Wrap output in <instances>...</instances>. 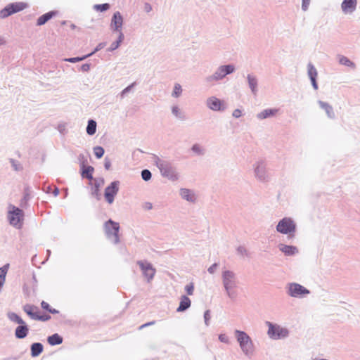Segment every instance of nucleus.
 I'll use <instances>...</instances> for the list:
<instances>
[{
    "label": "nucleus",
    "instance_id": "f257e3e1",
    "mask_svg": "<svg viewBox=\"0 0 360 360\" xmlns=\"http://www.w3.org/2000/svg\"><path fill=\"white\" fill-rule=\"evenodd\" d=\"M8 218L10 224L17 229H21L24 221L23 211L14 205L9 206Z\"/></svg>",
    "mask_w": 360,
    "mask_h": 360
},
{
    "label": "nucleus",
    "instance_id": "f03ea898",
    "mask_svg": "<svg viewBox=\"0 0 360 360\" xmlns=\"http://www.w3.org/2000/svg\"><path fill=\"white\" fill-rule=\"evenodd\" d=\"M104 230L108 238H112L115 243H119L120 238L118 232L120 230V225L118 223L109 219L104 224Z\"/></svg>",
    "mask_w": 360,
    "mask_h": 360
},
{
    "label": "nucleus",
    "instance_id": "7ed1b4c3",
    "mask_svg": "<svg viewBox=\"0 0 360 360\" xmlns=\"http://www.w3.org/2000/svg\"><path fill=\"white\" fill-rule=\"evenodd\" d=\"M236 334L237 340L239 342L242 350L245 354L251 352L252 349V343L250 337L243 331L236 330Z\"/></svg>",
    "mask_w": 360,
    "mask_h": 360
},
{
    "label": "nucleus",
    "instance_id": "20e7f679",
    "mask_svg": "<svg viewBox=\"0 0 360 360\" xmlns=\"http://www.w3.org/2000/svg\"><path fill=\"white\" fill-rule=\"evenodd\" d=\"M267 325L269 326L268 335L270 338L279 339L288 336V331L287 329L279 326L274 325L270 322H267Z\"/></svg>",
    "mask_w": 360,
    "mask_h": 360
},
{
    "label": "nucleus",
    "instance_id": "39448f33",
    "mask_svg": "<svg viewBox=\"0 0 360 360\" xmlns=\"http://www.w3.org/2000/svg\"><path fill=\"white\" fill-rule=\"evenodd\" d=\"M276 229L281 233H290L295 231V224L291 219L283 218L278 222Z\"/></svg>",
    "mask_w": 360,
    "mask_h": 360
},
{
    "label": "nucleus",
    "instance_id": "423d86ee",
    "mask_svg": "<svg viewBox=\"0 0 360 360\" xmlns=\"http://www.w3.org/2000/svg\"><path fill=\"white\" fill-rule=\"evenodd\" d=\"M119 191V182L113 181L105 189V198L106 201L109 204H112L114 201L115 196L117 194Z\"/></svg>",
    "mask_w": 360,
    "mask_h": 360
},
{
    "label": "nucleus",
    "instance_id": "0eeeda50",
    "mask_svg": "<svg viewBox=\"0 0 360 360\" xmlns=\"http://www.w3.org/2000/svg\"><path fill=\"white\" fill-rule=\"evenodd\" d=\"M137 264L139 265L148 281H151L155 274V269L153 267L152 264L143 261H139Z\"/></svg>",
    "mask_w": 360,
    "mask_h": 360
},
{
    "label": "nucleus",
    "instance_id": "6e6552de",
    "mask_svg": "<svg viewBox=\"0 0 360 360\" xmlns=\"http://www.w3.org/2000/svg\"><path fill=\"white\" fill-rule=\"evenodd\" d=\"M309 293V291L300 284L291 283L289 285V295L292 297H301Z\"/></svg>",
    "mask_w": 360,
    "mask_h": 360
},
{
    "label": "nucleus",
    "instance_id": "1a4fd4ad",
    "mask_svg": "<svg viewBox=\"0 0 360 360\" xmlns=\"http://www.w3.org/2000/svg\"><path fill=\"white\" fill-rule=\"evenodd\" d=\"M223 283L229 295L231 296L229 290L234 287V274L229 271H224L223 274Z\"/></svg>",
    "mask_w": 360,
    "mask_h": 360
},
{
    "label": "nucleus",
    "instance_id": "9d476101",
    "mask_svg": "<svg viewBox=\"0 0 360 360\" xmlns=\"http://www.w3.org/2000/svg\"><path fill=\"white\" fill-rule=\"evenodd\" d=\"M234 71V67L231 65L221 66L213 75L214 79H219L224 77L226 75Z\"/></svg>",
    "mask_w": 360,
    "mask_h": 360
},
{
    "label": "nucleus",
    "instance_id": "9b49d317",
    "mask_svg": "<svg viewBox=\"0 0 360 360\" xmlns=\"http://www.w3.org/2000/svg\"><path fill=\"white\" fill-rule=\"evenodd\" d=\"M356 0H344L341 8L345 13H351L356 9Z\"/></svg>",
    "mask_w": 360,
    "mask_h": 360
},
{
    "label": "nucleus",
    "instance_id": "f8f14e48",
    "mask_svg": "<svg viewBox=\"0 0 360 360\" xmlns=\"http://www.w3.org/2000/svg\"><path fill=\"white\" fill-rule=\"evenodd\" d=\"M24 311L32 319L37 320L39 311L36 306L31 304H26L23 307Z\"/></svg>",
    "mask_w": 360,
    "mask_h": 360
},
{
    "label": "nucleus",
    "instance_id": "ddd939ff",
    "mask_svg": "<svg viewBox=\"0 0 360 360\" xmlns=\"http://www.w3.org/2000/svg\"><path fill=\"white\" fill-rule=\"evenodd\" d=\"M123 22L122 16L120 12H115L112 16L111 21V27L115 30H118L122 27Z\"/></svg>",
    "mask_w": 360,
    "mask_h": 360
},
{
    "label": "nucleus",
    "instance_id": "4468645a",
    "mask_svg": "<svg viewBox=\"0 0 360 360\" xmlns=\"http://www.w3.org/2000/svg\"><path fill=\"white\" fill-rule=\"evenodd\" d=\"M207 103L208 107L213 110H220L223 105V102L216 97L210 98Z\"/></svg>",
    "mask_w": 360,
    "mask_h": 360
},
{
    "label": "nucleus",
    "instance_id": "2eb2a0df",
    "mask_svg": "<svg viewBox=\"0 0 360 360\" xmlns=\"http://www.w3.org/2000/svg\"><path fill=\"white\" fill-rule=\"evenodd\" d=\"M29 329L26 324H22L19 326H18L15 331V335L16 338L19 339L24 338L27 336L28 333Z\"/></svg>",
    "mask_w": 360,
    "mask_h": 360
},
{
    "label": "nucleus",
    "instance_id": "dca6fc26",
    "mask_svg": "<svg viewBox=\"0 0 360 360\" xmlns=\"http://www.w3.org/2000/svg\"><path fill=\"white\" fill-rule=\"evenodd\" d=\"M279 110L274 109H265L257 115V117L260 120L266 119L269 117L274 116L278 112Z\"/></svg>",
    "mask_w": 360,
    "mask_h": 360
},
{
    "label": "nucleus",
    "instance_id": "f3484780",
    "mask_svg": "<svg viewBox=\"0 0 360 360\" xmlns=\"http://www.w3.org/2000/svg\"><path fill=\"white\" fill-rule=\"evenodd\" d=\"M191 306V300L184 295L181 298L180 304L179 307L177 308V311H184L187 309Z\"/></svg>",
    "mask_w": 360,
    "mask_h": 360
},
{
    "label": "nucleus",
    "instance_id": "a211bd4d",
    "mask_svg": "<svg viewBox=\"0 0 360 360\" xmlns=\"http://www.w3.org/2000/svg\"><path fill=\"white\" fill-rule=\"evenodd\" d=\"M94 171V169L91 166H84L82 165V176L84 178H86L89 180H91L93 179V172Z\"/></svg>",
    "mask_w": 360,
    "mask_h": 360
},
{
    "label": "nucleus",
    "instance_id": "6ab92c4d",
    "mask_svg": "<svg viewBox=\"0 0 360 360\" xmlns=\"http://www.w3.org/2000/svg\"><path fill=\"white\" fill-rule=\"evenodd\" d=\"M56 14L55 11L48 12L41 16H40L37 20V25H42L45 24L49 20H50L53 16Z\"/></svg>",
    "mask_w": 360,
    "mask_h": 360
},
{
    "label": "nucleus",
    "instance_id": "aec40b11",
    "mask_svg": "<svg viewBox=\"0 0 360 360\" xmlns=\"http://www.w3.org/2000/svg\"><path fill=\"white\" fill-rule=\"evenodd\" d=\"M308 74H309V76L311 79V81L312 82V84L314 86V87L315 89H317V84H316V77L317 76V72H316V68L311 65H309L308 66Z\"/></svg>",
    "mask_w": 360,
    "mask_h": 360
},
{
    "label": "nucleus",
    "instance_id": "412c9836",
    "mask_svg": "<svg viewBox=\"0 0 360 360\" xmlns=\"http://www.w3.org/2000/svg\"><path fill=\"white\" fill-rule=\"evenodd\" d=\"M43 345L41 343H33L31 346V355L32 356H39L43 351Z\"/></svg>",
    "mask_w": 360,
    "mask_h": 360
},
{
    "label": "nucleus",
    "instance_id": "4be33fe9",
    "mask_svg": "<svg viewBox=\"0 0 360 360\" xmlns=\"http://www.w3.org/2000/svg\"><path fill=\"white\" fill-rule=\"evenodd\" d=\"M180 194L183 198L188 201L193 202L195 200L194 194L188 189H181Z\"/></svg>",
    "mask_w": 360,
    "mask_h": 360
},
{
    "label": "nucleus",
    "instance_id": "5701e85b",
    "mask_svg": "<svg viewBox=\"0 0 360 360\" xmlns=\"http://www.w3.org/2000/svg\"><path fill=\"white\" fill-rule=\"evenodd\" d=\"M280 250L287 255H292L297 252L296 247L282 245Z\"/></svg>",
    "mask_w": 360,
    "mask_h": 360
},
{
    "label": "nucleus",
    "instance_id": "b1692460",
    "mask_svg": "<svg viewBox=\"0 0 360 360\" xmlns=\"http://www.w3.org/2000/svg\"><path fill=\"white\" fill-rule=\"evenodd\" d=\"M48 342L51 345H56L61 344L63 338L57 333L53 334L48 338Z\"/></svg>",
    "mask_w": 360,
    "mask_h": 360
},
{
    "label": "nucleus",
    "instance_id": "393cba45",
    "mask_svg": "<svg viewBox=\"0 0 360 360\" xmlns=\"http://www.w3.org/2000/svg\"><path fill=\"white\" fill-rule=\"evenodd\" d=\"M319 105L326 111L328 117H333L334 116L333 108L328 103L319 101Z\"/></svg>",
    "mask_w": 360,
    "mask_h": 360
},
{
    "label": "nucleus",
    "instance_id": "a878e982",
    "mask_svg": "<svg viewBox=\"0 0 360 360\" xmlns=\"http://www.w3.org/2000/svg\"><path fill=\"white\" fill-rule=\"evenodd\" d=\"M96 122L91 120L88 122V125L86 127V133L89 135H94L96 133Z\"/></svg>",
    "mask_w": 360,
    "mask_h": 360
},
{
    "label": "nucleus",
    "instance_id": "bb28decb",
    "mask_svg": "<svg viewBox=\"0 0 360 360\" xmlns=\"http://www.w3.org/2000/svg\"><path fill=\"white\" fill-rule=\"evenodd\" d=\"M25 6L26 5L24 3H15L10 4V8H12V11H14V13L22 11Z\"/></svg>",
    "mask_w": 360,
    "mask_h": 360
},
{
    "label": "nucleus",
    "instance_id": "cd10ccee",
    "mask_svg": "<svg viewBox=\"0 0 360 360\" xmlns=\"http://www.w3.org/2000/svg\"><path fill=\"white\" fill-rule=\"evenodd\" d=\"M12 8H10V4L8 5L6 8L2 9L0 12V17L1 18H5L13 13H15L14 11H12Z\"/></svg>",
    "mask_w": 360,
    "mask_h": 360
},
{
    "label": "nucleus",
    "instance_id": "c85d7f7f",
    "mask_svg": "<svg viewBox=\"0 0 360 360\" xmlns=\"http://www.w3.org/2000/svg\"><path fill=\"white\" fill-rule=\"evenodd\" d=\"M9 269V264H6L0 268V281H6V276Z\"/></svg>",
    "mask_w": 360,
    "mask_h": 360
},
{
    "label": "nucleus",
    "instance_id": "c756f323",
    "mask_svg": "<svg viewBox=\"0 0 360 360\" xmlns=\"http://www.w3.org/2000/svg\"><path fill=\"white\" fill-rule=\"evenodd\" d=\"M248 83H249V85H250L252 91L254 93H255L256 88H257V84L256 78L254 77H252L251 75H248Z\"/></svg>",
    "mask_w": 360,
    "mask_h": 360
},
{
    "label": "nucleus",
    "instance_id": "7c9ffc66",
    "mask_svg": "<svg viewBox=\"0 0 360 360\" xmlns=\"http://www.w3.org/2000/svg\"><path fill=\"white\" fill-rule=\"evenodd\" d=\"M41 307L45 309V310H47L49 311L50 313L51 314H57L58 313V311L55 309H51L49 304V303H47L45 301H42L41 303Z\"/></svg>",
    "mask_w": 360,
    "mask_h": 360
},
{
    "label": "nucleus",
    "instance_id": "2f4dec72",
    "mask_svg": "<svg viewBox=\"0 0 360 360\" xmlns=\"http://www.w3.org/2000/svg\"><path fill=\"white\" fill-rule=\"evenodd\" d=\"M339 62L340 64L346 66H354V63L345 56H340L339 58Z\"/></svg>",
    "mask_w": 360,
    "mask_h": 360
},
{
    "label": "nucleus",
    "instance_id": "473e14b6",
    "mask_svg": "<svg viewBox=\"0 0 360 360\" xmlns=\"http://www.w3.org/2000/svg\"><path fill=\"white\" fill-rule=\"evenodd\" d=\"M94 152L97 158H101L104 154V149L101 146H96L94 148Z\"/></svg>",
    "mask_w": 360,
    "mask_h": 360
},
{
    "label": "nucleus",
    "instance_id": "72a5a7b5",
    "mask_svg": "<svg viewBox=\"0 0 360 360\" xmlns=\"http://www.w3.org/2000/svg\"><path fill=\"white\" fill-rule=\"evenodd\" d=\"M110 5L108 4H96L94 6V8L98 11H105L109 9Z\"/></svg>",
    "mask_w": 360,
    "mask_h": 360
},
{
    "label": "nucleus",
    "instance_id": "f704fd0d",
    "mask_svg": "<svg viewBox=\"0 0 360 360\" xmlns=\"http://www.w3.org/2000/svg\"><path fill=\"white\" fill-rule=\"evenodd\" d=\"M10 318L13 321L18 324L22 325L25 323V321L18 315L15 314H13Z\"/></svg>",
    "mask_w": 360,
    "mask_h": 360
},
{
    "label": "nucleus",
    "instance_id": "c9c22d12",
    "mask_svg": "<svg viewBox=\"0 0 360 360\" xmlns=\"http://www.w3.org/2000/svg\"><path fill=\"white\" fill-rule=\"evenodd\" d=\"M93 53H91L89 54H87L83 57H76V58H68L66 59L65 60L68 61V62H70V63H76V62H79V61H81L84 59H85L86 57L91 56Z\"/></svg>",
    "mask_w": 360,
    "mask_h": 360
},
{
    "label": "nucleus",
    "instance_id": "e433bc0d",
    "mask_svg": "<svg viewBox=\"0 0 360 360\" xmlns=\"http://www.w3.org/2000/svg\"><path fill=\"white\" fill-rule=\"evenodd\" d=\"M141 176L143 180L148 181V180L150 179V178H151V173L149 170L144 169L141 172Z\"/></svg>",
    "mask_w": 360,
    "mask_h": 360
},
{
    "label": "nucleus",
    "instance_id": "4c0bfd02",
    "mask_svg": "<svg viewBox=\"0 0 360 360\" xmlns=\"http://www.w3.org/2000/svg\"><path fill=\"white\" fill-rule=\"evenodd\" d=\"M182 89L181 86L179 84H176L174 86V91L172 95L175 97H178L181 94Z\"/></svg>",
    "mask_w": 360,
    "mask_h": 360
},
{
    "label": "nucleus",
    "instance_id": "58836bf2",
    "mask_svg": "<svg viewBox=\"0 0 360 360\" xmlns=\"http://www.w3.org/2000/svg\"><path fill=\"white\" fill-rule=\"evenodd\" d=\"M185 290L188 295H192L194 290V285L193 283H189L188 285H186Z\"/></svg>",
    "mask_w": 360,
    "mask_h": 360
},
{
    "label": "nucleus",
    "instance_id": "ea45409f",
    "mask_svg": "<svg viewBox=\"0 0 360 360\" xmlns=\"http://www.w3.org/2000/svg\"><path fill=\"white\" fill-rule=\"evenodd\" d=\"M50 319H51V316L49 315H46V314L40 315V314H39L37 320L42 321H46L49 320Z\"/></svg>",
    "mask_w": 360,
    "mask_h": 360
},
{
    "label": "nucleus",
    "instance_id": "a19ab883",
    "mask_svg": "<svg viewBox=\"0 0 360 360\" xmlns=\"http://www.w3.org/2000/svg\"><path fill=\"white\" fill-rule=\"evenodd\" d=\"M241 115H242L241 111L239 109H236L233 112V116L236 117V118L240 117L241 116Z\"/></svg>",
    "mask_w": 360,
    "mask_h": 360
},
{
    "label": "nucleus",
    "instance_id": "79ce46f5",
    "mask_svg": "<svg viewBox=\"0 0 360 360\" xmlns=\"http://www.w3.org/2000/svg\"><path fill=\"white\" fill-rule=\"evenodd\" d=\"M219 339L221 342L227 343L229 342L228 338L225 335H220Z\"/></svg>",
    "mask_w": 360,
    "mask_h": 360
},
{
    "label": "nucleus",
    "instance_id": "37998d69",
    "mask_svg": "<svg viewBox=\"0 0 360 360\" xmlns=\"http://www.w3.org/2000/svg\"><path fill=\"white\" fill-rule=\"evenodd\" d=\"M310 0H302V8L303 10H307V7L309 4Z\"/></svg>",
    "mask_w": 360,
    "mask_h": 360
},
{
    "label": "nucleus",
    "instance_id": "c03bdc74",
    "mask_svg": "<svg viewBox=\"0 0 360 360\" xmlns=\"http://www.w3.org/2000/svg\"><path fill=\"white\" fill-rule=\"evenodd\" d=\"M152 10L151 6L148 3H146L144 4V11L147 13L150 12Z\"/></svg>",
    "mask_w": 360,
    "mask_h": 360
},
{
    "label": "nucleus",
    "instance_id": "a18cd8bd",
    "mask_svg": "<svg viewBox=\"0 0 360 360\" xmlns=\"http://www.w3.org/2000/svg\"><path fill=\"white\" fill-rule=\"evenodd\" d=\"M217 267V264H213L212 266H211L209 269H208V271L210 273V274H213L214 272V270Z\"/></svg>",
    "mask_w": 360,
    "mask_h": 360
},
{
    "label": "nucleus",
    "instance_id": "49530a36",
    "mask_svg": "<svg viewBox=\"0 0 360 360\" xmlns=\"http://www.w3.org/2000/svg\"><path fill=\"white\" fill-rule=\"evenodd\" d=\"M192 150L196 153H200V148L198 145H194L192 148Z\"/></svg>",
    "mask_w": 360,
    "mask_h": 360
},
{
    "label": "nucleus",
    "instance_id": "de8ad7c7",
    "mask_svg": "<svg viewBox=\"0 0 360 360\" xmlns=\"http://www.w3.org/2000/svg\"><path fill=\"white\" fill-rule=\"evenodd\" d=\"M172 112H173V114H174L176 116H177V115H178V114H179V108H178V107H177V106H174V107L172 108Z\"/></svg>",
    "mask_w": 360,
    "mask_h": 360
},
{
    "label": "nucleus",
    "instance_id": "09e8293b",
    "mask_svg": "<svg viewBox=\"0 0 360 360\" xmlns=\"http://www.w3.org/2000/svg\"><path fill=\"white\" fill-rule=\"evenodd\" d=\"M90 67L88 64H84L82 66V69L83 71H88L89 70Z\"/></svg>",
    "mask_w": 360,
    "mask_h": 360
},
{
    "label": "nucleus",
    "instance_id": "8fccbe9b",
    "mask_svg": "<svg viewBox=\"0 0 360 360\" xmlns=\"http://www.w3.org/2000/svg\"><path fill=\"white\" fill-rule=\"evenodd\" d=\"M111 163L109 160H105V167L106 169H109L110 168Z\"/></svg>",
    "mask_w": 360,
    "mask_h": 360
},
{
    "label": "nucleus",
    "instance_id": "3c124183",
    "mask_svg": "<svg viewBox=\"0 0 360 360\" xmlns=\"http://www.w3.org/2000/svg\"><path fill=\"white\" fill-rule=\"evenodd\" d=\"M145 207L146 209L150 210L152 208V204L150 202L146 203Z\"/></svg>",
    "mask_w": 360,
    "mask_h": 360
},
{
    "label": "nucleus",
    "instance_id": "603ef678",
    "mask_svg": "<svg viewBox=\"0 0 360 360\" xmlns=\"http://www.w3.org/2000/svg\"><path fill=\"white\" fill-rule=\"evenodd\" d=\"M130 88H131V86H127V88H125V89L122 91V94H124L125 93H127V92L130 89Z\"/></svg>",
    "mask_w": 360,
    "mask_h": 360
},
{
    "label": "nucleus",
    "instance_id": "864d4df0",
    "mask_svg": "<svg viewBox=\"0 0 360 360\" xmlns=\"http://www.w3.org/2000/svg\"><path fill=\"white\" fill-rule=\"evenodd\" d=\"M153 323H154V322H150V323H145V324H143V325H142V326H141V328H143L146 327V326H148L152 325V324H153Z\"/></svg>",
    "mask_w": 360,
    "mask_h": 360
},
{
    "label": "nucleus",
    "instance_id": "5fc2aeb1",
    "mask_svg": "<svg viewBox=\"0 0 360 360\" xmlns=\"http://www.w3.org/2000/svg\"><path fill=\"white\" fill-rule=\"evenodd\" d=\"M4 43H5L4 39H3V37H1L0 36V45H3V44H4Z\"/></svg>",
    "mask_w": 360,
    "mask_h": 360
},
{
    "label": "nucleus",
    "instance_id": "6e6d98bb",
    "mask_svg": "<svg viewBox=\"0 0 360 360\" xmlns=\"http://www.w3.org/2000/svg\"><path fill=\"white\" fill-rule=\"evenodd\" d=\"M208 317H209V311H207L205 313V320H207L208 319Z\"/></svg>",
    "mask_w": 360,
    "mask_h": 360
},
{
    "label": "nucleus",
    "instance_id": "4d7b16f0",
    "mask_svg": "<svg viewBox=\"0 0 360 360\" xmlns=\"http://www.w3.org/2000/svg\"><path fill=\"white\" fill-rule=\"evenodd\" d=\"M4 281H0V289L2 288V286L4 285Z\"/></svg>",
    "mask_w": 360,
    "mask_h": 360
}]
</instances>
